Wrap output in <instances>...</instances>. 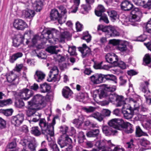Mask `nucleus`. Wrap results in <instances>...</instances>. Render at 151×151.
I'll use <instances>...</instances> for the list:
<instances>
[{"label":"nucleus","mask_w":151,"mask_h":151,"mask_svg":"<svg viewBox=\"0 0 151 151\" xmlns=\"http://www.w3.org/2000/svg\"><path fill=\"white\" fill-rule=\"evenodd\" d=\"M105 60L107 62L112 64L114 65L115 62L114 61H117L118 60V58L117 56L114 54H111L108 53L105 56Z\"/></svg>","instance_id":"23"},{"label":"nucleus","mask_w":151,"mask_h":151,"mask_svg":"<svg viewBox=\"0 0 151 151\" xmlns=\"http://www.w3.org/2000/svg\"><path fill=\"white\" fill-rule=\"evenodd\" d=\"M98 30H101L105 33L106 36L109 37H118L120 35V33L115 27L112 26H104L99 25L97 27Z\"/></svg>","instance_id":"5"},{"label":"nucleus","mask_w":151,"mask_h":151,"mask_svg":"<svg viewBox=\"0 0 151 151\" xmlns=\"http://www.w3.org/2000/svg\"><path fill=\"white\" fill-rule=\"evenodd\" d=\"M131 17L132 19L131 20L136 21L137 22L140 21V17L142 16V12L138 8H135L131 12Z\"/></svg>","instance_id":"14"},{"label":"nucleus","mask_w":151,"mask_h":151,"mask_svg":"<svg viewBox=\"0 0 151 151\" xmlns=\"http://www.w3.org/2000/svg\"><path fill=\"white\" fill-rule=\"evenodd\" d=\"M76 48L75 46L69 47L68 52L71 55H76Z\"/></svg>","instance_id":"56"},{"label":"nucleus","mask_w":151,"mask_h":151,"mask_svg":"<svg viewBox=\"0 0 151 151\" xmlns=\"http://www.w3.org/2000/svg\"><path fill=\"white\" fill-rule=\"evenodd\" d=\"M140 143L142 146L144 147H146L150 144V142L149 141L145 139H141Z\"/></svg>","instance_id":"61"},{"label":"nucleus","mask_w":151,"mask_h":151,"mask_svg":"<svg viewBox=\"0 0 151 151\" xmlns=\"http://www.w3.org/2000/svg\"><path fill=\"white\" fill-rule=\"evenodd\" d=\"M108 13L109 15L113 22H114L117 19L119 18V15L117 12L114 10H111L108 12Z\"/></svg>","instance_id":"39"},{"label":"nucleus","mask_w":151,"mask_h":151,"mask_svg":"<svg viewBox=\"0 0 151 151\" xmlns=\"http://www.w3.org/2000/svg\"><path fill=\"white\" fill-rule=\"evenodd\" d=\"M83 110L87 113H91L94 111L96 108L91 106L84 107L82 108Z\"/></svg>","instance_id":"52"},{"label":"nucleus","mask_w":151,"mask_h":151,"mask_svg":"<svg viewBox=\"0 0 151 151\" xmlns=\"http://www.w3.org/2000/svg\"><path fill=\"white\" fill-rule=\"evenodd\" d=\"M23 146H27L28 149L30 151H35L37 146L36 142L34 141H27L26 143H24Z\"/></svg>","instance_id":"29"},{"label":"nucleus","mask_w":151,"mask_h":151,"mask_svg":"<svg viewBox=\"0 0 151 151\" xmlns=\"http://www.w3.org/2000/svg\"><path fill=\"white\" fill-rule=\"evenodd\" d=\"M58 118V116H56L53 118L52 122L48 124L44 119H40L39 125L41 127L42 133L47 135H50L52 136L54 135V126L55 124V119Z\"/></svg>","instance_id":"2"},{"label":"nucleus","mask_w":151,"mask_h":151,"mask_svg":"<svg viewBox=\"0 0 151 151\" xmlns=\"http://www.w3.org/2000/svg\"><path fill=\"white\" fill-rule=\"evenodd\" d=\"M119 130H123L127 133H131L133 131L132 125L130 123L124 122V121L121 125V128Z\"/></svg>","instance_id":"16"},{"label":"nucleus","mask_w":151,"mask_h":151,"mask_svg":"<svg viewBox=\"0 0 151 151\" xmlns=\"http://www.w3.org/2000/svg\"><path fill=\"white\" fill-rule=\"evenodd\" d=\"M30 106L27 111V115L28 117H32V119L29 120V122H36L38 121L40 118L41 114L36 111L37 109H40L37 107H35L32 105Z\"/></svg>","instance_id":"7"},{"label":"nucleus","mask_w":151,"mask_h":151,"mask_svg":"<svg viewBox=\"0 0 151 151\" xmlns=\"http://www.w3.org/2000/svg\"><path fill=\"white\" fill-rule=\"evenodd\" d=\"M143 127L146 129H148L151 128V120H147L145 124L143 125Z\"/></svg>","instance_id":"62"},{"label":"nucleus","mask_w":151,"mask_h":151,"mask_svg":"<svg viewBox=\"0 0 151 151\" xmlns=\"http://www.w3.org/2000/svg\"><path fill=\"white\" fill-rule=\"evenodd\" d=\"M72 142L68 136H63L58 138L57 143L62 149V151H72L73 147L70 145Z\"/></svg>","instance_id":"4"},{"label":"nucleus","mask_w":151,"mask_h":151,"mask_svg":"<svg viewBox=\"0 0 151 151\" xmlns=\"http://www.w3.org/2000/svg\"><path fill=\"white\" fill-rule=\"evenodd\" d=\"M88 98V94L86 93H80L78 96V99L80 101H83L84 100H87Z\"/></svg>","instance_id":"47"},{"label":"nucleus","mask_w":151,"mask_h":151,"mask_svg":"<svg viewBox=\"0 0 151 151\" xmlns=\"http://www.w3.org/2000/svg\"><path fill=\"white\" fill-rule=\"evenodd\" d=\"M6 78L8 82L12 83L14 85L19 83V78L17 75L13 72L7 73L6 75Z\"/></svg>","instance_id":"15"},{"label":"nucleus","mask_w":151,"mask_h":151,"mask_svg":"<svg viewBox=\"0 0 151 151\" xmlns=\"http://www.w3.org/2000/svg\"><path fill=\"white\" fill-rule=\"evenodd\" d=\"M96 146L99 150L102 151H107L109 150V147L111 145L110 140L108 141L106 140L98 141L95 144Z\"/></svg>","instance_id":"9"},{"label":"nucleus","mask_w":151,"mask_h":151,"mask_svg":"<svg viewBox=\"0 0 151 151\" xmlns=\"http://www.w3.org/2000/svg\"><path fill=\"white\" fill-rule=\"evenodd\" d=\"M146 31L148 33H151V18L147 22L145 26Z\"/></svg>","instance_id":"57"},{"label":"nucleus","mask_w":151,"mask_h":151,"mask_svg":"<svg viewBox=\"0 0 151 151\" xmlns=\"http://www.w3.org/2000/svg\"><path fill=\"white\" fill-rule=\"evenodd\" d=\"M133 1L135 4L139 6H143L145 4L144 0H133Z\"/></svg>","instance_id":"60"},{"label":"nucleus","mask_w":151,"mask_h":151,"mask_svg":"<svg viewBox=\"0 0 151 151\" xmlns=\"http://www.w3.org/2000/svg\"><path fill=\"white\" fill-rule=\"evenodd\" d=\"M59 34V32L54 28H50L44 30L40 35H36L34 36L32 42L34 45L37 43L41 42L44 44L46 43L48 40L50 43H53V40L54 38H57Z\"/></svg>","instance_id":"1"},{"label":"nucleus","mask_w":151,"mask_h":151,"mask_svg":"<svg viewBox=\"0 0 151 151\" xmlns=\"http://www.w3.org/2000/svg\"><path fill=\"white\" fill-rule=\"evenodd\" d=\"M90 116L96 119L99 122L102 121L104 118V116H103L102 114L98 112H94Z\"/></svg>","instance_id":"42"},{"label":"nucleus","mask_w":151,"mask_h":151,"mask_svg":"<svg viewBox=\"0 0 151 151\" xmlns=\"http://www.w3.org/2000/svg\"><path fill=\"white\" fill-rule=\"evenodd\" d=\"M15 106L17 108H22L24 105V102L21 99H16L14 102Z\"/></svg>","instance_id":"49"},{"label":"nucleus","mask_w":151,"mask_h":151,"mask_svg":"<svg viewBox=\"0 0 151 151\" xmlns=\"http://www.w3.org/2000/svg\"><path fill=\"white\" fill-rule=\"evenodd\" d=\"M69 37V33L67 32H62L60 36L61 39L62 41H63L65 39L68 38Z\"/></svg>","instance_id":"55"},{"label":"nucleus","mask_w":151,"mask_h":151,"mask_svg":"<svg viewBox=\"0 0 151 151\" xmlns=\"http://www.w3.org/2000/svg\"><path fill=\"white\" fill-rule=\"evenodd\" d=\"M99 129H94L87 132L86 133V135L89 137H97L99 135Z\"/></svg>","instance_id":"34"},{"label":"nucleus","mask_w":151,"mask_h":151,"mask_svg":"<svg viewBox=\"0 0 151 151\" xmlns=\"http://www.w3.org/2000/svg\"><path fill=\"white\" fill-rule=\"evenodd\" d=\"M83 118L79 117L78 119H75L73 120V123L76 127L78 128L81 126L83 123Z\"/></svg>","instance_id":"45"},{"label":"nucleus","mask_w":151,"mask_h":151,"mask_svg":"<svg viewBox=\"0 0 151 151\" xmlns=\"http://www.w3.org/2000/svg\"><path fill=\"white\" fill-rule=\"evenodd\" d=\"M149 84L148 81H145L141 83L139 89L144 93V96L150 95V91L148 89V86Z\"/></svg>","instance_id":"20"},{"label":"nucleus","mask_w":151,"mask_h":151,"mask_svg":"<svg viewBox=\"0 0 151 151\" xmlns=\"http://www.w3.org/2000/svg\"><path fill=\"white\" fill-rule=\"evenodd\" d=\"M59 8L61 14L57 20L59 23L62 24L64 23L66 21V16L65 14L67 13V11L66 8L63 6H60Z\"/></svg>","instance_id":"17"},{"label":"nucleus","mask_w":151,"mask_h":151,"mask_svg":"<svg viewBox=\"0 0 151 151\" xmlns=\"http://www.w3.org/2000/svg\"><path fill=\"white\" fill-rule=\"evenodd\" d=\"M24 119V116L23 114H18L16 116L12 117L11 120L12 123L15 126H18L20 125Z\"/></svg>","instance_id":"13"},{"label":"nucleus","mask_w":151,"mask_h":151,"mask_svg":"<svg viewBox=\"0 0 151 151\" xmlns=\"http://www.w3.org/2000/svg\"><path fill=\"white\" fill-rule=\"evenodd\" d=\"M136 109H127L126 110H122V112L123 114L124 117L127 119L132 118L134 114V110Z\"/></svg>","instance_id":"28"},{"label":"nucleus","mask_w":151,"mask_h":151,"mask_svg":"<svg viewBox=\"0 0 151 151\" xmlns=\"http://www.w3.org/2000/svg\"><path fill=\"white\" fill-rule=\"evenodd\" d=\"M123 120L122 119H113L108 122L110 127L119 130L121 128V125L123 123Z\"/></svg>","instance_id":"12"},{"label":"nucleus","mask_w":151,"mask_h":151,"mask_svg":"<svg viewBox=\"0 0 151 151\" xmlns=\"http://www.w3.org/2000/svg\"><path fill=\"white\" fill-rule=\"evenodd\" d=\"M129 100L131 104H133L134 107H132L130 105L127 104L126 103L123 106L122 110H125L127 109H130V110L133 109H136L138 107L137 103L136 100L132 98H129Z\"/></svg>","instance_id":"19"},{"label":"nucleus","mask_w":151,"mask_h":151,"mask_svg":"<svg viewBox=\"0 0 151 151\" xmlns=\"http://www.w3.org/2000/svg\"><path fill=\"white\" fill-rule=\"evenodd\" d=\"M45 76V74L42 72L37 70L34 75V78L37 82H40L44 78Z\"/></svg>","instance_id":"31"},{"label":"nucleus","mask_w":151,"mask_h":151,"mask_svg":"<svg viewBox=\"0 0 151 151\" xmlns=\"http://www.w3.org/2000/svg\"><path fill=\"white\" fill-rule=\"evenodd\" d=\"M115 62V64L114 65V66H118L120 68L122 69H125L126 68V65L125 63L122 61H114Z\"/></svg>","instance_id":"50"},{"label":"nucleus","mask_w":151,"mask_h":151,"mask_svg":"<svg viewBox=\"0 0 151 151\" xmlns=\"http://www.w3.org/2000/svg\"><path fill=\"white\" fill-rule=\"evenodd\" d=\"M56 48H57V47L55 46H50L48 47L46 49V50L51 54H56L58 53V51H59L58 50H56Z\"/></svg>","instance_id":"46"},{"label":"nucleus","mask_w":151,"mask_h":151,"mask_svg":"<svg viewBox=\"0 0 151 151\" xmlns=\"http://www.w3.org/2000/svg\"><path fill=\"white\" fill-rule=\"evenodd\" d=\"M82 39L85 40L87 42H89L91 40V36L88 33H86L83 36Z\"/></svg>","instance_id":"64"},{"label":"nucleus","mask_w":151,"mask_h":151,"mask_svg":"<svg viewBox=\"0 0 151 151\" xmlns=\"http://www.w3.org/2000/svg\"><path fill=\"white\" fill-rule=\"evenodd\" d=\"M119 96L116 95L114 93H112L110 92H109L108 93V97L107 99H108V101H104L102 102V104L104 105H106L109 104V102L114 103L116 101L117 99V96Z\"/></svg>","instance_id":"21"},{"label":"nucleus","mask_w":151,"mask_h":151,"mask_svg":"<svg viewBox=\"0 0 151 151\" xmlns=\"http://www.w3.org/2000/svg\"><path fill=\"white\" fill-rule=\"evenodd\" d=\"M144 63L146 64H149L151 61V58L150 55L148 54H146L143 58Z\"/></svg>","instance_id":"54"},{"label":"nucleus","mask_w":151,"mask_h":151,"mask_svg":"<svg viewBox=\"0 0 151 151\" xmlns=\"http://www.w3.org/2000/svg\"><path fill=\"white\" fill-rule=\"evenodd\" d=\"M87 4L83 5L81 6V11H83V10L87 12L90 10L91 9L90 4H92L94 2V0H85Z\"/></svg>","instance_id":"30"},{"label":"nucleus","mask_w":151,"mask_h":151,"mask_svg":"<svg viewBox=\"0 0 151 151\" xmlns=\"http://www.w3.org/2000/svg\"><path fill=\"white\" fill-rule=\"evenodd\" d=\"M13 111L12 109H6L4 111L3 113L5 116H9L12 114Z\"/></svg>","instance_id":"63"},{"label":"nucleus","mask_w":151,"mask_h":151,"mask_svg":"<svg viewBox=\"0 0 151 151\" xmlns=\"http://www.w3.org/2000/svg\"><path fill=\"white\" fill-rule=\"evenodd\" d=\"M51 89V86L49 84L45 83L41 84L39 87V89L41 93H45L48 92Z\"/></svg>","instance_id":"32"},{"label":"nucleus","mask_w":151,"mask_h":151,"mask_svg":"<svg viewBox=\"0 0 151 151\" xmlns=\"http://www.w3.org/2000/svg\"><path fill=\"white\" fill-rule=\"evenodd\" d=\"M62 93L63 96L65 98L67 99L71 97L73 92L69 88L66 87L65 88L63 89Z\"/></svg>","instance_id":"38"},{"label":"nucleus","mask_w":151,"mask_h":151,"mask_svg":"<svg viewBox=\"0 0 151 151\" xmlns=\"http://www.w3.org/2000/svg\"><path fill=\"white\" fill-rule=\"evenodd\" d=\"M105 8L102 5H99L98 6L97 10H95V12L96 15L98 17H100L102 15V13L105 11Z\"/></svg>","instance_id":"41"},{"label":"nucleus","mask_w":151,"mask_h":151,"mask_svg":"<svg viewBox=\"0 0 151 151\" xmlns=\"http://www.w3.org/2000/svg\"><path fill=\"white\" fill-rule=\"evenodd\" d=\"M108 93L105 88L101 89L99 92V97L100 99H101L104 98L107 99L108 97Z\"/></svg>","instance_id":"40"},{"label":"nucleus","mask_w":151,"mask_h":151,"mask_svg":"<svg viewBox=\"0 0 151 151\" xmlns=\"http://www.w3.org/2000/svg\"><path fill=\"white\" fill-rule=\"evenodd\" d=\"M23 55L22 53L21 52L14 53L10 57L9 61L11 63H14L18 58L22 57Z\"/></svg>","instance_id":"36"},{"label":"nucleus","mask_w":151,"mask_h":151,"mask_svg":"<svg viewBox=\"0 0 151 151\" xmlns=\"http://www.w3.org/2000/svg\"><path fill=\"white\" fill-rule=\"evenodd\" d=\"M22 15L24 17L30 19L33 18L35 14L33 10L28 9L22 10Z\"/></svg>","instance_id":"26"},{"label":"nucleus","mask_w":151,"mask_h":151,"mask_svg":"<svg viewBox=\"0 0 151 151\" xmlns=\"http://www.w3.org/2000/svg\"><path fill=\"white\" fill-rule=\"evenodd\" d=\"M74 5L72 7L73 9L71 11V12L75 13L78 10V6L80 3V0H74Z\"/></svg>","instance_id":"51"},{"label":"nucleus","mask_w":151,"mask_h":151,"mask_svg":"<svg viewBox=\"0 0 151 151\" xmlns=\"http://www.w3.org/2000/svg\"><path fill=\"white\" fill-rule=\"evenodd\" d=\"M30 132L32 134L36 136H39L41 134V132L38 127H32L31 129Z\"/></svg>","instance_id":"43"},{"label":"nucleus","mask_w":151,"mask_h":151,"mask_svg":"<svg viewBox=\"0 0 151 151\" xmlns=\"http://www.w3.org/2000/svg\"><path fill=\"white\" fill-rule=\"evenodd\" d=\"M13 26L17 30H23L27 27V25L24 20L20 19H17L14 21Z\"/></svg>","instance_id":"11"},{"label":"nucleus","mask_w":151,"mask_h":151,"mask_svg":"<svg viewBox=\"0 0 151 151\" xmlns=\"http://www.w3.org/2000/svg\"><path fill=\"white\" fill-rule=\"evenodd\" d=\"M29 105H32L40 109L43 108L45 106V103L44 97L41 95L37 94L30 101L28 102Z\"/></svg>","instance_id":"6"},{"label":"nucleus","mask_w":151,"mask_h":151,"mask_svg":"<svg viewBox=\"0 0 151 151\" xmlns=\"http://www.w3.org/2000/svg\"><path fill=\"white\" fill-rule=\"evenodd\" d=\"M50 15V18L51 20H55L57 19L61 14H59L57 10L53 9L51 10Z\"/></svg>","instance_id":"37"},{"label":"nucleus","mask_w":151,"mask_h":151,"mask_svg":"<svg viewBox=\"0 0 151 151\" xmlns=\"http://www.w3.org/2000/svg\"><path fill=\"white\" fill-rule=\"evenodd\" d=\"M127 44L128 43L127 41L120 40L117 46L118 50L122 52H126L127 50Z\"/></svg>","instance_id":"27"},{"label":"nucleus","mask_w":151,"mask_h":151,"mask_svg":"<svg viewBox=\"0 0 151 151\" xmlns=\"http://www.w3.org/2000/svg\"><path fill=\"white\" fill-rule=\"evenodd\" d=\"M33 95L32 91L26 88H23L20 90L18 95L20 98L26 101L28 100Z\"/></svg>","instance_id":"10"},{"label":"nucleus","mask_w":151,"mask_h":151,"mask_svg":"<svg viewBox=\"0 0 151 151\" xmlns=\"http://www.w3.org/2000/svg\"><path fill=\"white\" fill-rule=\"evenodd\" d=\"M133 6L132 4L127 0H125L121 4V9L125 11H129L133 8Z\"/></svg>","instance_id":"24"},{"label":"nucleus","mask_w":151,"mask_h":151,"mask_svg":"<svg viewBox=\"0 0 151 151\" xmlns=\"http://www.w3.org/2000/svg\"><path fill=\"white\" fill-rule=\"evenodd\" d=\"M78 49L81 53L83 58L88 56L91 53L90 49L85 44H83L82 47H79Z\"/></svg>","instance_id":"18"},{"label":"nucleus","mask_w":151,"mask_h":151,"mask_svg":"<svg viewBox=\"0 0 151 151\" xmlns=\"http://www.w3.org/2000/svg\"><path fill=\"white\" fill-rule=\"evenodd\" d=\"M102 131L104 133L106 136L111 135L113 132H115L116 131L113 130L112 128L107 126H104L102 128Z\"/></svg>","instance_id":"35"},{"label":"nucleus","mask_w":151,"mask_h":151,"mask_svg":"<svg viewBox=\"0 0 151 151\" xmlns=\"http://www.w3.org/2000/svg\"><path fill=\"white\" fill-rule=\"evenodd\" d=\"M116 102L117 104V106H123L126 103L124 101V99L122 96H117V99H116Z\"/></svg>","instance_id":"44"},{"label":"nucleus","mask_w":151,"mask_h":151,"mask_svg":"<svg viewBox=\"0 0 151 151\" xmlns=\"http://www.w3.org/2000/svg\"><path fill=\"white\" fill-rule=\"evenodd\" d=\"M2 107L9 105L12 103V101L11 99H7L1 100Z\"/></svg>","instance_id":"53"},{"label":"nucleus","mask_w":151,"mask_h":151,"mask_svg":"<svg viewBox=\"0 0 151 151\" xmlns=\"http://www.w3.org/2000/svg\"><path fill=\"white\" fill-rule=\"evenodd\" d=\"M43 5V2L40 0H37L33 4V6L37 12H40Z\"/></svg>","instance_id":"33"},{"label":"nucleus","mask_w":151,"mask_h":151,"mask_svg":"<svg viewBox=\"0 0 151 151\" xmlns=\"http://www.w3.org/2000/svg\"><path fill=\"white\" fill-rule=\"evenodd\" d=\"M60 132L63 134H65L67 132L68 128V127L66 126L63 125L60 126Z\"/></svg>","instance_id":"59"},{"label":"nucleus","mask_w":151,"mask_h":151,"mask_svg":"<svg viewBox=\"0 0 151 151\" xmlns=\"http://www.w3.org/2000/svg\"><path fill=\"white\" fill-rule=\"evenodd\" d=\"M136 136L138 137H140L142 136H148L147 134L143 132L139 126L137 127H136Z\"/></svg>","instance_id":"48"},{"label":"nucleus","mask_w":151,"mask_h":151,"mask_svg":"<svg viewBox=\"0 0 151 151\" xmlns=\"http://www.w3.org/2000/svg\"><path fill=\"white\" fill-rule=\"evenodd\" d=\"M31 34V31L27 30L25 32L24 36L20 34L17 35L15 38L13 40V45L15 47H18L21 44L23 43L26 36L28 35L29 36Z\"/></svg>","instance_id":"8"},{"label":"nucleus","mask_w":151,"mask_h":151,"mask_svg":"<svg viewBox=\"0 0 151 151\" xmlns=\"http://www.w3.org/2000/svg\"><path fill=\"white\" fill-rule=\"evenodd\" d=\"M6 127V121L0 117V129H3L5 128Z\"/></svg>","instance_id":"58"},{"label":"nucleus","mask_w":151,"mask_h":151,"mask_svg":"<svg viewBox=\"0 0 151 151\" xmlns=\"http://www.w3.org/2000/svg\"><path fill=\"white\" fill-rule=\"evenodd\" d=\"M50 74L49 75V78L47 80L49 82L56 81L55 77L58 73V70L56 66H54L52 68L50 71Z\"/></svg>","instance_id":"22"},{"label":"nucleus","mask_w":151,"mask_h":151,"mask_svg":"<svg viewBox=\"0 0 151 151\" xmlns=\"http://www.w3.org/2000/svg\"><path fill=\"white\" fill-rule=\"evenodd\" d=\"M90 78L91 81L94 84H99L109 81H113L115 83H117L116 76L112 74H96L91 76Z\"/></svg>","instance_id":"3"},{"label":"nucleus","mask_w":151,"mask_h":151,"mask_svg":"<svg viewBox=\"0 0 151 151\" xmlns=\"http://www.w3.org/2000/svg\"><path fill=\"white\" fill-rule=\"evenodd\" d=\"M132 19V18L131 17L130 18L128 17H126L124 19L122 20L121 22L125 26L129 25L131 24L133 26H137L138 24L136 22V21H133L131 20Z\"/></svg>","instance_id":"25"}]
</instances>
